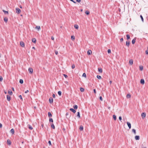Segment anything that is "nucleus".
Wrapping results in <instances>:
<instances>
[{"instance_id":"nucleus-1","label":"nucleus","mask_w":148,"mask_h":148,"mask_svg":"<svg viewBox=\"0 0 148 148\" xmlns=\"http://www.w3.org/2000/svg\"><path fill=\"white\" fill-rule=\"evenodd\" d=\"M16 13L17 14H19L21 12V10L19 8H16Z\"/></svg>"},{"instance_id":"nucleus-2","label":"nucleus","mask_w":148,"mask_h":148,"mask_svg":"<svg viewBox=\"0 0 148 148\" xmlns=\"http://www.w3.org/2000/svg\"><path fill=\"white\" fill-rule=\"evenodd\" d=\"M28 71L29 73L31 74L33 72V69L31 68H29L28 69Z\"/></svg>"},{"instance_id":"nucleus-3","label":"nucleus","mask_w":148,"mask_h":148,"mask_svg":"<svg viewBox=\"0 0 148 148\" xmlns=\"http://www.w3.org/2000/svg\"><path fill=\"white\" fill-rule=\"evenodd\" d=\"M20 45L22 47H24L25 46L24 42L23 41H21L20 42Z\"/></svg>"},{"instance_id":"nucleus-4","label":"nucleus","mask_w":148,"mask_h":148,"mask_svg":"<svg viewBox=\"0 0 148 148\" xmlns=\"http://www.w3.org/2000/svg\"><path fill=\"white\" fill-rule=\"evenodd\" d=\"M146 116V113L145 112H143L141 114V116L143 119H144Z\"/></svg>"},{"instance_id":"nucleus-5","label":"nucleus","mask_w":148,"mask_h":148,"mask_svg":"<svg viewBox=\"0 0 148 148\" xmlns=\"http://www.w3.org/2000/svg\"><path fill=\"white\" fill-rule=\"evenodd\" d=\"M49 102L50 103H53V99L52 97H50L49 100Z\"/></svg>"},{"instance_id":"nucleus-6","label":"nucleus","mask_w":148,"mask_h":148,"mask_svg":"<svg viewBox=\"0 0 148 148\" xmlns=\"http://www.w3.org/2000/svg\"><path fill=\"white\" fill-rule=\"evenodd\" d=\"M7 143L8 145H10L11 144V142L10 140L8 139L7 141Z\"/></svg>"},{"instance_id":"nucleus-7","label":"nucleus","mask_w":148,"mask_h":148,"mask_svg":"<svg viewBox=\"0 0 148 148\" xmlns=\"http://www.w3.org/2000/svg\"><path fill=\"white\" fill-rule=\"evenodd\" d=\"M130 42L129 41H127L126 42V45L127 47H129L130 45Z\"/></svg>"},{"instance_id":"nucleus-8","label":"nucleus","mask_w":148,"mask_h":148,"mask_svg":"<svg viewBox=\"0 0 148 148\" xmlns=\"http://www.w3.org/2000/svg\"><path fill=\"white\" fill-rule=\"evenodd\" d=\"M7 99L8 101H10L11 99V97L9 95H7Z\"/></svg>"},{"instance_id":"nucleus-9","label":"nucleus","mask_w":148,"mask_h":148,"mask_svg":"<svg viewBox=\"0 0 148 148\" xmlns=\"http://www.w3.org/2000/svg\"><path fill=\"white\" fill-rule=\"evenodd\" d=\"M70 110L73 113H75L76 112V110L73 108H71L70 109Z\"/></svg>"},{"instance_id":"nucleus-10","label":"nucleus","mask_w":148,"mask_h":148,"mask_svg":"<svg viewBox=\"0 0 148 148\" xmlns=\"http://www.w3.org/2000/svg\"><path fill=\"white\" fill-rule=\"evenodd\" d=\"M127 124L129 129L131 128V124L129 122H127Z\"/></svg>"},{"instance_id":"nucleus-11","label":"nucleus","mask_w":148,"mask_h":148,"mask_svg":"<svg viewBox=\"0 0 148 148\" xmlns=\"http://www.w3.org/2000/svg\"><path fill=\"white\" fill-rule=\"evenodd\" d=\"M92 53V51L91 50H89L87 51V53L88 55H90Z\"/></svg>"},{"instance_id":"nucleus-12","label":"nucleus","mask_w":148,"mask_h":148,"mask_svg":"<svg viewBox=\"0 0 148 148\" xmlns=\"http://www.w3.org/2000/svg\"><path fill=\"white\" fill-rule=\"evenodd\" d=\"M135 139L136 140H139L140 139V137L139 136H135Z\"/></svg>"},{"instance_id":"nucleus-13","label":"nucleus","mask_w":148,"mask_h":148,"mask_svg":"<svg viewBox=\"0 0 148 148\" xmlns=\"http://www.w3.org/2000/svg\"><path fill=\"white\" fill-rule=\"evenodd\" d=\"M140 83L141 84H144L145 83V81H144V79H141L140 80Z\"/></svg>"},{"instance_id":"nucleus-14","label":"nucleus","mask_w":148,"mask_h":148,"mask_svg":"<svg viewBox=\"0 0 148 148\" xmlns=\"http://www.w3.org/2000/svg\"><path fill=\"white\" fill-rule=\"evenodd\" d=\"M136 38H135L132 40V43L133 44H134L135 43V41H136Z\"/></svg>"},{"instance_id":"nucleus-15","label":"nucleus","mask_w":148,"mask_h":148,"mask_svg":"<svg viewBox=\"0 0 148 148\" xmlns=\"http://www.w3.org/2000/svg\"><path fill=\"white\" fill-rule=\"evenodd\" d=\"M35 28L37 29L38 31H39L40 29V27L39 26H37L35 27Z\"/></svg>"},{"instance_id":"nucleus-16","label":"nucleus","mask_w":148,"mask_h":148,"mask_svg":"<svg viewBox=\"0 0 148 148\" xmlns=\"http://www.w3.org/2000/svg\"><path fill=\"white\" fill-rule=\"evenodd\" d=\"M129 63L130 65H132L133 63V60L132 59H130L129 60Z\"/></svg>"},{"instance_id":"nucleus-17","label":"nucleus","mask_w":148,"mask_h":148,"mask_svg":"<svg viewBox=\"0 0 148 148\" xmlns=\"http://www.w3.org/2000/svg\"><path fill=\"white\" fill-rule=\"evenodd\" d=\"M79 130L81 131H82L83 130L84 127L83 126L80 125L79 128Z\"/></svg>"},{"instance_id":"nucleus-18","label":"nucleus","mask_w":148,"mask_h":148,"mask_svg":"<svg viewBox=\"0 0 148 148\" xmlns=\"http://www.w3.org/2000/svg\"><path fill=\"white\" fill-rule=\"evenodd\" d=\"M10 132L12 133V134H14V129H12L10 130Z\"/></svg>"},{"instance_id":"nucleus-19","label":"nucleus","mask_w":148,"mask_h":148,"mask_svg":"<svg viewBox=\"0 0 148 148\" xmlns=\"http://www.w3.org/2000/svg\"><path fill=\"white\" fill-rule=\"evenodd\" d=\"M51 127L52 128H53L54 129H55V126L54 124L53 123L51 124Z\"/></svg>"},{"instance_id":"nucleus-20","label":"nucleus","mask_w":148,"mask_h":148,"mask_svg":"<svg viewBox=\"0 0 148 148\" xmlns=\"http://www.w3.org/2000/svg\"><path fill=\"white\" fill-rule=\"evenodd\" d=\"M32 41L34 43H35L36 42V40L35 38H32Z\"/></svg>"},{"instance_id":"nucleus-21","label":"nucleus","mask_w":148,"mask_h":148,"mask_svg":"<svg viewBox=\"0 0 148 148\" xmlns=\"http://www.w3.org/2000/svg\"><path fill=\"white\" fill-rule=\"evenodd\" d=\"M48 116L49 117H51L52 116V114L51 112H49L48 113Z\"/></svg>"},{"instance_id":"nucleus-22","label":"nucleus","mask_w":148,"mask_h":148,"mask_svg":"<svg viewBox=\"0 0 148 148\" xmlns=\"http://www.w3.org/2000/svg\"><path fill=\"white\" fill-rule=\"evenodd\" d=\"M131 97V96L130 94L129 93L127 94V95L126 96L127 98H130Z\"/></svg>"},{"instance_id":"nucleus-23","label":"nucleus","mask_w":148,"mask_h":148,"mask_svg":"<svg viewBox=\"0 0 148 148\" xmlns=\"http://www.w3.org/2000/svg\"><path fill=\"white\" fill-rule=\"evenodd\" d=\"M28 127L29 129H30V130H32L33 129V128L32 127V126H31V125H28Z\"/></svg>"},{"instance_id":"nucleus-24","label":"nucleus","mask_w":148,"mask_h":148,"mask_svg":"<svg viewBox=\"0 0 148 148\" xmlns=\"http://www.w3.org/2000/svg\"><path fill=\"white\" fill-rule=\"evenodd\" d=\"M3 11L4 12V13L5 14H8V11H6L4 10H3Z\"/></svg>"},{"instance_id":"nucleus-25","label":"nucleus","mask_w":148,"mask_h":148,"mask_svg":"<svg viewBox=\"0 0 148 148\" xmlns=\"http://www.w3.org/2000/svg\"><path fill=\"white\" fill-rule=\"evenodd\" d=\"M8 93L11 95L12 94V92L11 90H10L8 91Z\"/></svg>"},{"instance_id":"nucleus-26","label":"nucleus","mask_w":148,"mask_h":148,"mask_svg":"<svg viewBox=\"0 0 148 148\" xmlns=\"http://www.w3.org/2000/svg\"><path fill=\"white\" fill-rule=\"evenodd\" d=\"M8 19L7 17H5L4 18V21L5 22H6V23L8 21Z\"/></svg>"},{"instance_id":"nucleus-27","label":"nucleus","mask_w":148,"mask_h":148,"mask_svg":"<svg viewBox=\"0 0 148 148\" xmlns=\"http://www.w3.org/2000/svg\"><path fill=\"white\" fill-rule=\"evenodd\" d=\"M74 27L76 29H78L79 28V26L75 24L74 25Z\"/></svg>"},{"instance_id":"nucleus-28","label":"nucleus","mask_w":148,"mask_h":148,"mask_svg":"<svg viewBox=\"0 0 148 148\" xmlns=\"http://www.w3.org/2000/svg\"><path fill=\"white\" fill-rule=\"evenodd\" d=\"M73 107L76 110L77 109L78 106L77 105H75L73 106Z\"/></svg>"},{"instance_id":"nucleus-29","label":"nucleus","mask_w":148,"mask_h":148,"mask_svg":"<svg viewBox=\"0 0 148 148\" xmlns=\"http://www.w3.org/2000/svg\"><path fill=\"white\" fill-rule=\"evenodd\" d=\"M98 71L100 73H102V69L101 68H99L98 69Z\"/></svg>"},{"instance_id":"nucleus-30","label":"nucleus","mask_w":148,"mask_h":148,"mask_svg":"<svg viewBox=\"0 0 148 148\" xmlns=\"http://www.w3.org/2000/svg\"><path fill=\"white\" fill-rule=\"evenodd\" d=\"M80 90L81 92H83L84 91V89L82 87L80 88Z\"/></svg>"},{"instance_id":"nucleus-31","label":"nucleus","mask_w":148,"mask_h":148,"mask_svg":"<svg viewBox=\"0 0 148 148\" xmlns=\"http://www.w3.org/2000/svg\"><path fill=\"white\" fill-rule=\"evenodd\" d=\"M126 37H127V40H129L130 39V36L129 34H127L126 35Z\"/></svg>"},{"instance_id":"nucleus-32","label":"nucleus","mask_w":148,"mask_h":148,"mask_svg":"<svg viewBox=\"0 0 148 148\" xmlns=\"http://www.w3.org/2000/svg\"><path fill=\"white\" fill-rule=\"evenodd\" d=\"M113 118L114 120H116V116L115 115H113Z\"/></svg>"},{"instance_id":"nucleus-33","label":"nucleus","mask_w":148,"mask_h":148,"mask_svg":"<svg viewBox=\"0 0 148 148\" xmlns=\"http://www.w3.org/2000/svg\"><path fill=\"white\" fill-rule=\"evenodd\" d=\"M77 116L79 118H80V114L79 112H77Z\"/></svg>"},{"instance_id":"nucleus-34","label":"nucleus","mask_w":148,"mask_h":148,"mask_svg":"<svg viewBox=\"0 0 148 148\" xmlns=\"http://www.w3.org/2000/svg\"><path fill=\"white\" fill-rule=\"evenodd\" d=\"M58 94L59 96H61L62 95L61 91H58Z\"/></svg>"},{"instance_id":"nucleus-35","label":"nucleus","mask_w":148,"mask_h":148,"mask_svg":"<svg viewBox=\"0 0 148 148\" xmlns=\"http://www.w3.org/2000/svg\"><path fill=\"white\" fill-rule=\"evenodd\" d=\"M132 132H133L135 134H136V130L134 129H133L132 130Z\"/></svg>"},{"instance_id":"nucleus-36","label":"nucleus","mask_w":148,"mask_h":148,"mask_svg":"<svg viewBox=\"0 0 148 148\" xmlns=\"http://www.w3.org/2000/svg\"><path fill=\"white\" fill-rule=\"evenodd\" d=\"M97 77L99 79H100L101 78V76L99 75H97Z\"/></svg>"},{"instance_id":"nucleus-37","label":"nucleus","mask_w":148,"mask_h":148,"mask_svg":"<svg viewBox=\"0 0 148 148\" xmlns=\"http://www.w3.org/2000/svg\"><path fill=\"white\" fill-rule=\"evenodd\" d=\"M19 82L20 83L22 84L23 82V81L22 79H20L19 80Z\"/></svg>"},{"instance_id":"nucleus-38","label":"nucleus","mask_w":148,"mask_h":148,"mask_svg":"<svg viewBox=\"0 0 148 148\" xmlns=\"http://www.w3.org/2000/svg\"><path fill=\"white\" fill-rule=\"evenodd\" d=\"M49 121L53 123V120L52 118H50L49 119Z\"/></svg>"},{"instance_id":"nucleus-39","label":"nucleus","mask_w":148,"mask_h":148,"mask_svg":"<svg viewBox=\"0 0 148 148\" xmlns=\"http://www.w3.org/2000/svg\"><path fill=\"white\" fill-rule=\"evenodd\" d=\"M143 66H140V71H142L143 70Z\"/></svg>"},{"instance_id":"nucleus-40","label":"nucleus","mask_w":148,"mask_h":148,"mask_svg":"<svg viewBox=\"0 0 148 148\" xmlns=\"http://www.w3.org/2000/svg\"><path fill=\"white\" fill-rule=\"evenodd\" d=\"M89 13H90L89 12V11H88V10L86 11L85 12L86 14L87 15H88L89 14Z\"/></svg>"},{"instance_id":"nucleus-41","label":"nucleus","mask_w":148,"mask_h":148,"mask_svg":"<svg viewBox=\"0 0 148 148\" xmlns=\"http://www.w3.org/2000/svg\"><path fill=\"white\" fill-rule=\"evenodd\" d=\"M140 17L141 18V19L142 21L143 22L144 19H143V16H142V15H140Z\"/></svg>"},{"instance_id":"nucleus-42","label":"nucleus","mask_w":148,"mask_h":148,"mask_svg":"<svg viewBox=\"0 0 148 148\" xmlns=\"http://www.w3.org/2000/svg\"><path fill=\"white\" fill-rule=\"evenodd\" d=\"M71 38L72 40H74L75 39V37L73 36H71Z\"/></svg>"},{"instance_id":"nucleus-43","label":"nucleus","mask_w":148,"mask_h":148,"mask_svg":"<svg viewBox=\"0 0 148 148\" xmlns=\"http://www.w3.org/2000/svg\"><path fill=\"white\" fill-rule=\"evenodd\" d=\"M82 76L86 77V75L85 73H83V74L82 75Z\"/></svg>"},{"instance_id":"nucleus-44","label":"nucleus","mask_w":148,"mask_h":148,"mask_svg":"<svg viewBox=\"0 0 148 148\" xmlns=\"http://www.w3.org/2000/svg\"><path fill=\"white\" fill-rule=\"evenodd\" d=\"M108 53H110L111 52V50L110 49H109L108 50Z\"/></svg>"},{"instance_id":"nucleus-45","label":"nucleus","mask_w":148,"mask_h":148,"mask_svg":"<svg viewBox=\"0 0 148 148\" xmlns=\"http://www.w3.org/2000/svg\"><path fill=\"white\" fill-rule=\"evenodd\" d=\"M3 80V77L2 76H0V82H1Z\"/></svg>"},{"instance_id":"nucleus-46","label":"nucleus","mask_w":148,"mask_h":148,"mask_svg":"<svg viewBox=\"0 0 148 148\" xmlns=\"http://www.w3.org/2000/svg\"><path fill=\"white\" fill-rule=\"evenodd\" d=\"M49 145H51V141L50 140H49V141H48V142Z\"/></svg>"},{"instance_id":"nucleus-47","label":"nucleus","mask_w":148,"mask_h":148,"mask_svg":"<svg viewBox=\"0 0 148 148\" xmlns=\"http://www.w3.org/2000/svg\"><path fill=\"white\" fill-rule=\"evenodd\" d=\"M71 67H72V68L73 69H74L75 67V65L74 64H73L71 66Z\"/></svg>"},{"instance_id":"nucleus-48","label":"nucleus","mask_w":148,"mask_h":148,"mask_svg":"<svg viewBox=\"0 0 148 148\" xmlns=\"http://www.w3.org/2000/svg\"><path fill=\"white\" fill-rule=\"evenodd\" d=\"M19 97L21 100L23 99L21 95H19Z\"/></svg>"},{"instance_id":"nucleus-49","label":"nucleus","mask_w":148,"mask_h":148,"mask_svg":"<svg viewBox=\"0 0 148 148\" xmlns=\"http://www.w3.org/2000/svg\"><path fill=\"white\" fill-rule=\"evenodd\" d=\"M99 99H100V100L101 101H102L103 100V99H102V97H101V96H100V97H99Z\"/></svg>"},{"instance_id":"nucleus-50","label":"nucleus","mask_w":148,"mask_h":148,"mask_svg":"<svg viewBox=\"0 0 148 148\" xmlns=\"http://www.w3.org/2000/svg\"><path fill=\"white\" fill-rule=\"evenodd\" d=\"M63 75L64 76V77L66 78H67V77H68V76L66 75V74H64Z\"/></svg>"},{"instance_id":"nucleus-51","label":"nucleus","mask_w":148,"mask_h":148,"mask_svg":"<svg viewBox=\"0 0 148 148\" xmlns=\"http://www.w3.org/2000/svg\"><path fill=\"white\" fill-rule=\"evenodd\" d=\"M145 53H146V54H148V49L146 50Z\"/></svg>"},{"instance_id":"nucleus-52","label":"nucleus","mask_w":148,"mask_h":148,"mask_svg":"<svg viewBox=\"0 0 148 148\" xmlns=\"http://www.w3.org/2000/svg\"><path fill=\"white\" fill-rule=\"evenodd\" d=\"M119 120L121 121L122 119V117L121 116H119Z\"/></svg>"},{"instance_id":"nucleus-53","label":"nucleus","mask_w":148,"mask_h":148,"mask_svg":"<svg viewBox=\"0 0 148 148\" xmlns=\"http://www.w3.org/2000/svg\"><path fill=\"white\" fill-rule=\"evenodd\" d=\"M70 1L73 2L74 3H76V2L75 1H73V0H70Z\"/></svg>"},{"instance_id":"nucleus-54","label":"nucleus","mask_w":148,"mask_h":148,"mask_svg":"<svg viewBox=\"0 0 148 148\" xmlns=\"http://www.w3.org/2000/svg\"><path fill=\"white\" fill-rule=\"evenodd\" d=\"M55 53L56 55H57L58 54V52L57 51H55Z\"/></svg>"},{"instance_id":"nucleus-55","label":"nucleus","mask_w":148,"mask_h":148,"mask_svg":"<svg viewBox=\"0 0 148 148\" xmlns=\"http://www.w3.org/2000/svg\"><path fill=\"white\" fill-rule=\"evenodd\" d=\"M123 40V38H121L120 39V41L121 42H122Z\"/></svg>"},{"instance_id":"nucleus-56","label":"nucleus","mask_w":148,"mask_h":148,"mask_svg":"<svg viewBox=\"0 0 148 148\" xmlns=\"http://www.w3.org/2000/svg\"><path fill=\"white\" fill-rule=\"evenodd\" d=\"M52 96H53V97L54 98H55L56 97L55 95L54 94H53V95Z\"/></svg>"},{"instance_id":"nucleus-57","label":"nucleus","mask_w":148,"mask_h":148,"mask_svg":"<svg viewBox=\"0 0 148 148\" xmlns=\"http://www.w3.org/2000/svg\"><path fill=\"white\" fill-rule=\"evenodd\" d=\"M28 92H29V90H27L26 91H25V93H28Z\"/></svg>"},{"instance_id":"nucleus-58","label":"nucleus","mask_w":148,"mask_h":148,"mask_svg":"<svg viewBox=\"0 0 148 148\" xmlns=\"http://www.w3.org/2000/svg\"><path fill=\"white\" fill-rule=\"evenodd\" d=\"M94 92V93H96V90L95 89H94L93 90Z\"/></svg>"},{"instance_id":"nucleus-59","label":"nucleus","mask_w":148,"mask_h":148,"mask_svg":"<svg viewBox=\"0 0 148 148\" xmlns=\"http://www.w3.org/2000/svg\"><path fill=\"white\" fill-rule=\"evenodd\" d=\"M76 1L77 2H78L79 3L81 1L80 0H76Z\"/></svg>"},{"instance_id":"nucleus-60","label":"nucleus","mask_w":148,"mask_h":148,"mask_svg":"<svg viewBox=\"0 0 148 148\" xmlns=\"http://www.w3.org/2000/svg\"><path fill=\"white\" fill-rule=\"evenodd\" d=\"M51 39L52 40H54V38L53 36H52L51 37Z\"/></svg>"},{"instance_id":"nucleus-61","label":"nucleus","mask_w":148,"mask_h":148,"mask_svg":"<svg viewBox=\"0 0 148 148\" xmlns=\"http://www.w3.org/2000/svg\"><path fill=\"white\" fill-rule=\"evenodd\" d=\"M2 125L1 123H0V128L2 127Z\"/></svg>"},{"instance_id":"nucleus-62","label":"nucleus","mask_w":148,"mask_h":148,"mask_svg":"<svg viewBox=\"0 0 148 148\" xmlns=\"http://www.w3.org/2000/svg\"><path fill=\"white\" fill-rule=\"evenodd\" d=\"M69 114V113L68 112H67L66 113V116H67V115H68Z\"/></svg>"},{"instance_id":"nucleus-63","label":"nucleus","mask_w":148,"mask_h":148,"mask_svg":"<svg viewBox=\"0 0 148 148\" xmlns=\"http://www.w3.org/2000/svg\"><path fill=\"white\" fill-rule=\"evenodd\" d=\"M12 90L13 91H14V88H12Z\"/></svg>"},{"instance_id":"nucleus-64","label":"nucleus","mask_w":148,"mask_h":148,"mask_svg":"<svg viewBox=\"0 0 148 148\" xmlns=\"http://www.w3.org/2000/svg\"><path fill=\"white\" fill-rule=\"evenodd\" d=\"M110 84H111V83H112V81H110Z\"/></svg>"}]
</instances>
